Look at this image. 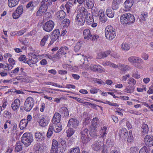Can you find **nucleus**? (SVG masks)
Segmentation results:
<instances>
[{
  "label": "nucleus",
  "mask_w": 153,
  "mask_h": 153,
  "mask_svg": "<svg viewBox=\"0 0 153 153\" xmlns=\"http://www.w3.org/2000/svg\"><path fill=\"white\" fill-rule=\"evenodd\" d=\"M135 20L134 16L129 13L124 14L120 17V22L122 25L126 26L133 24Z\"/></svg>",
  "instance_id": "obj_1"
},
{
  "label": "nucleus",
  "mask_w": 153,
  "mask_h": 153,
  "mask_svg": "<svg viewBox=\"0 0 153 153\" xmlns=\"http://www.w3.org/2000/svg\"><path fill=\"white\" fill-rule=\"evenodd\" d=\"M78 11L80 12L78 14L76 18V21L77 24L79 25H83L85 21L84 13H87V10L84 7H80L78 9Z\"/></svg>",
  "instance_id": "obj_2"
},
{
  "label": "nucleus",
  "mask_w": 153,
  "mask_h": 153,
  "mask_svg": "<svg viewBox=\"0 0 153 153\" xmlns=\"http://www.w3.org/2000/svg\"><path fill=\"white\" fill-rule=\"evenodd\" d=\"M105 34L107 39L112 40L116 36L115 29L111 26H108L105 29Z\"/></svg>",
  "instance_id": "obj_3"
},
{
  "label": "nucleus",
  "mask_w": 153,
  "mask_h": 153,
  "mask_svg": "<svg viewBox=\"0 0 153 153\" xmlns=\"http://www.w3.org/2000/svg\"><path fill=\"white\" fill-rule=\"evenodd\" d=\"M21 141L25 146H28L33 141V135L29 133H25L22 137Z\"/></svg>",
  "instance_id": "obj_4"
},
{
  "label": "nucleus",
  "mask_w": 153,
  "mask_h": 153,
  "mask_svg": "<svg viewBox=\"0 0 153 153\" xmlns=\"http://www.w3.org/2000/svg\"><path fill=\"white\" fill-rule=\"evenodd\" d=\"M34 102L33 99L31 97H29L26 99L23 108L27 112L30 111L33 106Z\"/></svg>",
  "instance_id": "obj_5"
},
{
  "label": "nucleus",
  "mask_w": 153,
  "mask_h": 153,
  "mask_svg": "<svg viewBox=\"0 0 153 153\" xmlns=\"http://www.w3.org/2000/svg\"><path fill=\"white\" fill-rule=\"evenodd\" d=\"M54 26V22L52 20H49L44 24L42 28L46 32H49L53 29Z\"/></svg>",
  "instance_id": "obj_6"
},
{
  "label": "nucleus",
  "mask_w": 153,
  "mask_h": 153,
  "mask_svg": "<svg viewBox=\"0 0 153 153\" xmlns=\"http://www.w3.org/2000/svg\"><path fill=\"white\" fill-rule=\"evenodd\" d=\"M68 51V48L67 47H62L56 54L55 55V57L57 58H60L61 55L65 54Z\"/></svg>",
  "instance_id": "obj_7"
},
{
  "label": "nucleus",
  "mask_w": 153,
  "mask_h": 153,
  "mask_svg": "<svg viewBox=\"0 0 153 153\" xmlns=\"http://www.w3.org/2000/svg\"><path fill=\"white\" fill-rule=\"evenodd\" d=\"M79 122L74 118H71L69 121L67 126L70 128L76 129L78 125Z\"/></svg>",
  "instance_id": "obj_8"
},
{
  "label": "nucleus",
  "mask_w": 153,
  "mask_h": 153,
  "mask_svg": "<svg viewBox=\"0 0 153 153\" xmlns=\"http://www.w3.org/2000/svg\"><path fill=\"white\" fill-rule=\"evenodd\" d=\"M60 146H59L58 142L56 140L53 139L52 142V146L51 150V153H58V148H59Z\"/></svg>",
  "instance_id": "obj_9"
},
{
  "label": "nucleus",
  "mask_w": 153,
  "mask_h": 153,
  "mask_svg": "<svg viewBox=\"0 0 153 153\" xmlns=\"http://www.w3.org/2000/svg\"><path fill=\"white\" fill-rule=\"evenodd\" d=\"M103 143L100 141H96L94 144L92 145V147L93 150L98 151L102 148V146Z\"/></svg>",
  "instance_id": "obj_10"
},
{
  "label": "nucleus",
  "mask_w": 153,
  "mask_h": 153,
  "mask_svg": "<svg viewBox=\"0 0 153 153\" xmlns=\"http://www.w3.org/2000/svg\"><path fill=\"white\" fill-rule=\"evenodd\" d=\"M114 66V68H118L120 70L123 71H127L130 70L131 68L130 67L127 65H124L122 64H119L117 65L113 64Z\"/></svg>",
  "instance_id": "obj_11"
},
{
  "label": "nucleus",
  "mask_w": 153,
  "mask_h": 153,
  "mask_svg": "<svg viewBox=\"0 0 153 153\" xmlns=\"http://www.w3.org/2000/svg\"><path fill=\"white\" fill-rule=\"evenodd\" d=\"M52 4L51 0H42L40 7L47 10L48 7Z\"/></svg>",
  "instance_id": "obj_12"
},
{
  "label": "nucleus",
  "mask_w": 153,
  "mask_h": 153,
  "mask_svg": "<svg viewBox=\"0 0 153 153\" xmlns=\"http://www.w3.org/2000/svg\"><path fill=\"white\" fill-rule=\"evenodd\" d=\"M84 16L85 19V21L86 22L87 24L90 25L91 23L94 21L93 17V15L90 13H88L87 11V13H84Z\"/></svg>",
  "instance_id": "obj_13"
},
{
  "label": "nucleus",
  "mask_w": 153,
  "mask_h": 153,
  "mask_svg": "<svg viewBox=\"0 0 153 153\" xmlns=\"http://www.w3.org/2000/svg\"><path fill=\"white\" fill-rule=\"evenodd\" d=\"M145 144L148 147L151 146L153 145V137L149 135H147L144 139Z\"/></svg>",
  "instance_id": "obj_14"
},
{
  "label": "nucleus",
  "mask_w": 153,
  "mask_h": 153,
  "mask_svg": "<svg viewBox=\"0 0 153 153\" xmlns=\"http://www.w3.org/2000/svg\"><path fill=\"white\" fill-rule=\"evenodd\" d=\"M20 100L18 99H16L11 104V108L12 109L15 111L17 110L20 107Z\"/></svg>",
  "instance_id": "obj_15"
},
{
  "label": "nucleus",
  "mask_w": 153,
  "mask_h": 153,
  "mask_svg": "<svg viewBox=\"0 0 153 153\" xmlns=\"http://www.w3.org/2000/svg\"><path fill=\"white\" fill-rule=\"evenodd\" d=\"M128 60L130 62L134 64L136 62H143L142 59L141 58L134 56L129 57Z\"/></svg>",
  "instance_id": "obj_16"
},
{
  "label": "nucleus",
  "mask_w": 153,
  "mask_h": 153,
  "mask_svg": "<svg viewBox=\"0 0 153 153\" xmlns=\"http://www.w3.org/2000/svg\"><path fill=\"white\" fill-rule=\"evenodd\" d=\"M122 0H113L112 3V8L114 10H117L119 7V5Z\"/></svg>",
  "instance_id": "obj_17"
},
{
  "label": "nucleus",
  "mask_w": 153,
  "mask_h": 153,
  "mask_svg": "<svg viewBox=\"0 0 153 153\" xmlns=\"http://www.w3.org/2000/svg\"><path fill=\"white\" fill-rule=\"evenodd\" d=\"M35 138L37 141L43 143L45 137L40 132H37L35 133Z\"/></svg>",
  "instance_id": "obj_18"
},
{
  "label": "nucleus",
  "mask_w": 153,
  "mask_h": 153,
  "mask_svg": "<svg viewBox=\"0 0 153 153\" xmlns=\"http://www.w3.org/2000/svg\"><path fill=\"white\" fill-rule=\"evenodd\" d=\"M60 114L58 113H55L52 120L53 124H57L60 121Z\"/></svg>",
  "instance_id": "obj_19"
},
{
  "label": "nucleus",
  "mask_w": 153,
  "mask_h": 153,
  "mask_svg": "<svg viewBox=\"0 0 153 153\" xmlns=\"http://www.w3.org/2000/svg\"><path fill=\"white\" fill-rule=\"evenodd\" d=\"M39 125L42 127H45L48 124V122L46 120L45 117L41 116L39 121Z\"/></svg>",
  "instance_id": "obj_20"
},
{
  "label": "nucleus",
  "mask_w": 153,
  "mask_h": 153,
  "mask_svg": "<svg viewBox=\"0 0 153 153\" xmlns=\"http://www.w3.org/2000/svg\"><path fill=\"white\" fill-rule=\"evenodd\" d=\"M128 134L126 128H122L119 133V136L120 137L124 139L127 137Z\"/></svg>",
  "instance_id": "obj_21"
},
{
  "label": "nucleus",
  "mask_w": 153,
  "mask_h": 153,
  "mask_svg": "<svg viewBox=\"0 0 153 153\" xmlns=\"http://www.w3.org/2000/svg\"><path fill=\"white\" fill-rule=\"evenodd\" d=\"M56 16L58 19L62 20L65 18V13L63 10H60L56 13Z\"/></svg>",
  "instance_id": "obj_22"
},
{
  "label": "nucleus",
  "mask_w": 153,
  "mask_h": 153,
  "mask_svg": "<svg viewBox=\"0 0 153 153\" xmlns=\"http://www.w3.org/2000/svg\"><path fill=\"white\" fill-rule=\"evenodd\" d=\"M53 129V131L56 133H58L60 132L62 130V126L59 124H51Z\"/></svg>",
  "instance_id": "obj_23"
},
{
  "label": "nucleus",
  "mask_w": 153,
  "mask_h": 153,
  "mask_svg": "<svg viewBox=\"0 0 153 153\" xmlns=\"http://www.w3.org/2000/svg\"><path fill=\"white\" fill-rule=\"evenodd\" d=\"M100 20L102 22H105L107 20V18L105 16L104 12L102 10L99 11Z\"/></svg>",
  "instance_id": "obj_24"
},
{
  "label": "nucleus",
  "mask_w": 153,
  "mask_h": 153,
  "mask_svg": "<svg viewBox=\"0 0 153 153\" xmlns=\"http://www.w3.org/2000/svg\"><path fill=\"white\" fill-rule=\"evenodd\" d=\"M60 36V32L59 29H56L54 30L52 34L51 38L53 39L57 40Z\"/></svg>",
  "instance_id": "obj_25"
},
{
  "label": "nucleus",
  "mask_w": 153,
  "mask_h": 153,
  "mask_svg": "<svg viewBox=\"0 0 153 153\" xmlns=\"http://www.w3.org/2000/svg\"><path fill=\"white\" fill-rule=\"evenodd\" d=\"M28 123L27 120L26 119H23L19 123V127L21 129H23L27 126Z\"/></svg>",
  "instance_id": "obj_26"
},
{
  "label": "nucleus",
  "mask_w": 153,
  "mask_h": 153,
  "mask_svg": "<svg viewBox=\"0 0 153 153\" xmlns=\"http://www.w3.org/2000/svg\"><path fill=\"white\" fill-rule=\"evenodd\" d=\"M134 2L133 0H126L124 3V7L127 9L130 8Z\"/></svg>",
  "instance_id": "obj_27"
},
{
  "label": "nucleus",
  "mask_w": 153,
  "mask_h": 153,
  "mask_svg": "<svg viewBox=\"0 0 153 153\" xmlns=\"http://www.w3.org/2000/svg\"><path fill=\"white\" fill-rule=\"evenodd\" d=\"M83 33L85 39L87 40L91 39V35L89 29H87L84 30Z\"/></svg>",
  "instance_id": "obj_28"
},
{
  "label": "nucleus",
  "mask_w": 153,
  "mask_h": 153,
  "mask_svg": "<svg viewBox=\"0 0 153 153\" xmlns=\"http://www.w3.org/2000/svg\"><path fill=\"white\" fill-rule=\"evenodd\" d=\"M99 120L97 118H94L92 121V126L94 128V130H96L97 127L99 125Z\"/></svg>",
  "instance_id": "obj_29"
},
{
  "label": "nucleus",
  "mask_w": 153,
  "mask_h": 153,
  "mask_svg": "<svg viewBox=\"0 0 153 153\" xmlns=\"http://www.w3.org/2000/svg\"><path fill=\"white\" fill-rule=\"evenodd\" d=\"M134 89L135 87L134 86L129 85L124 89V91L128 93L131 94L134 92Z\"/></svg>",
  "instance_id": "obj_30"
},
{
  "label": "nucleus",
  "mask_w": 153,
  "mask_h": 153,
  "mask_svg": "<svg viewBox=\"0 0 153 153\" xmlns=\"http://www.w3.org/2000/svg\"><path fill=\"white\" fill-rule=\"evenodd\" d=\"M141 131L143 134L147 133L149 131L148 126L146 124H143L141 127Z\"/></svg>",
  "instance_id": "obj_31"
},
{
  "label": "nucleus",
  "mask_w": 153,
  "mask_h": 153,
  "mask_svg": "<svg viewBox=\"0 0 153 153\" xmlns=\"http://www.w3.org/2000/svg\"><path fill=\"white\" fill-rule=\"evenodd\" d=\"M107 127L105 126H103L101 128V129L100 131V135L101 137L102 138H104V137L106 136V134L107 133Z\"/></svg>",
  "instance_id": "obj_32"
},
{
  "label": "nucleus",
  "mask_w": 153,
  "mask_h": 153,
  "mask_svg": "<svg viewBox=\"0 0 153 153\" xmlns=\"http://www.w3.org/2000/svg\"><path fill=\"white\" fill-rule=\"evenodd\" d=\"M91 139L89 137V136L80 137L81 142L83 144H85L89 141Z\"/></svg>",
  "instance_id": "obj_33"
},
{
  "label": "nucleus",
  "mask_w": 153,
  "mask_h": 153,
  "mask_svg": "<svg viewBox=\"0 0 153 153\" xmlns=\"http://www.w3.org/2000/svg\"><path fill=\"white\" fill-rule=\"evenodd\" d=\"M59 112L63 114L64 116L68 115L69 114L68 109L65 107H62L59 110Z\"/></svg>",
  "instance_id": "obj_34"
},
{
  "label": "nucleus",
  "mask_w": 153,
  "mask_h": 153,
  "mask_svg": "<svg viewBox=\"0 0 153 153\" xmlns=\"http://www.w3.org/2000/svg\"><path fill=\"white\" fill-rule=\"evenodd\" d=\"M107 16L109 18H112L114 16V12L110 8H108L106 12Z\"/></svg>",
  "instance_id": "obj_35"
},
{
  "label": "nucleus",
  "mask_w": 153,
  "mask_h": 153,
  "mask_svg": "<svg viewBox=\"0 0 153 153\" xmlns=\"http://www.w3.org/2000/svg\"><path fill=\"white\" fill-rule=\"evenodd\" d=\"M150 151V149L149 147L144 146L140 149L139 152V153H149Z\"/></svg>",
  "instance_id": "obj_36"
},
{
  "label": "nucleus",
  "mask_w": 153,
  "mask_h": 153,
  "mask_svg": "<svg viewBox=\"0 0 153 153\" xmlns=\"http://www.w3.org/2000/svg\"><path fill=\"white\" fill-rule=\"evenodd\" d=\"M30 57H29V60L32 61L33 63H36L37 62V58L35 54L31 53L30 55Z\"/></svg>",
  "instance_id": "obj_37"
},
{
  "label": "nucleus",
  "mask_w": 153,
  "mask_h": 153,
  "mask_svg": "<svg viewBox=\"0 0 153 153\" xmlns=\"http://www.w3.org/2000/svg\"><path fill=\"white\" fill-rule=\"evenodd\" d=\"M18 3L16 1H15L13 0H8V4L9 7L10 8L15 6L18 4Z\"/></svg>",
  "instance_id": "obj_38"
},
{
  "label": "nucleus",
  "mask_w": 153,
  "mask_h": 153,
  "mask_svg": "<svg viewBox=\"0 0 153 153\" xmlns=\"http://www.w3.org/2000/svg\"><path fill=\"white\" fill-rule=\"evenodd\" d=\"M46 11V10L40 7L39 10L36 12V15L38 16H41L45 13Z\"/></svg>",
  "instance_id": "obj_39"
},
{
  "label": "nucleus",
  "mask_w": 153,
  "mask_h": 153,
  "mask_svg": "<svg viewBox=\"0 0 153 153\" xmlns=\"http://www.w3.org/2000/svg\"><path fill=\"white\" fill-rule=\"evenodd\" d=\"M48 38L49 36L48 35H46L44 36L43 38L41 39L40 42V45L41 46L43 47L45 45Z\"/></svg>",
  "instance_id": "obj_40"
},
{
  "label": "nucleus",
  "mask_w": 153,
  "mask_h": 153,
  "mask_svg": "<svg viewBox=\"0 0 153 153\" xmlns=\"http://www.w3.org/2000/svg\"><path fill=\"white\" fill-rule=\"evenodd\" d=\"M53 129L51 125V124L50 125L49 127L47 134V136L48 137L50 138L52 136L53 133Z\"/></svg>",
  "instance_id": "obj_41"
},
{
  "label": "nucleus",
  "mask_w": 153,
  "mask_h": 153,
  "mask_svg": "<svg viewBox=\"0 0 153 153\" xmlns=\"http://www.w3.org/2000/svg\"><path fill=\"white\" fill-rule=\"evenodd\" d=\"M69 128L66 131L67 136L68 137H71L74 133L75 130L74 128L69 127Z\"/></svg>",
  "instance_id": "obj_42"
},
{
  "label": "nucleus",
  "mask_w": 153,
  "mask_h": 153,
  "mask_svg": "<svg viewBox=\"0 0 153 153\" xmlns=\"http://www.w3.org/2000/svg\"><path fill=\"white\" fill-rule=\"evenodd\" d=\"M89 58V57H88V58H87V57H84V56H83V58L81 59V62L82 63V64H84L85 65H86L85 68L87 70L89 69V67H88V65H86L87 62L88 61V59Z\"/></svg>",
  "instance_id": "obj_43"
},
{
  "label": "nucleus",
  "mask_w": 153,
  "mask_h": 153,
  "mask_svg": "<svg viewBox=\"0 0 153 153\" xmlns=\"http://www.w3.org/2000/svg\"><path fill=\"white\" fill-rule=\"evenodd\" d=\"M94 0H87L86 4L88 8H92L94 6Z\"/></svg>",
  "instance_id": "obj_44"
},
{
  "label": "nucleus",
  "mask_w": 153,
  "mask_h": 153,
  "mask_svg": "<svg viewBox=\"0 0 153 153\" xmlns=\"http://www.w3.org/2000/svg\"><path fill=\"white\" fill-rule=\"evenodd\" d=\"M88 131L87 129L82 128L80 132V137L88 136Z\"/></svg>",
  "instance_id": "obj_45"
},
{
  "label": "nucleus",
  "mask_w": 153,
  "mask_h": 153,
  "mask_svg": "<svg viewBox=\"0 0 153 153\" xmlns=\"http://www.w3.org/2000/svg\"><path fill=\"white\" fill-rule=\"evenodd\" d=\"M82 41L78 42L74 47V50L76 52H78L81 48L82 44Z\"/></svg>",
  "instance_id": "obj_46"
},
{
  "label": "nucleus",
  "mask_w": 153,
  "mask_h": 153,
  "mask_svg": "<svg viewBox=\"0 0 153 153\" xmlns=\"http://www.w3.org/2000/svg\"><path fill=\"white\" fill-rule=\"evenodd\" d=\"M105 69L101 65H97L95 72L99 73H102L104 72Z\"/></svg>",
  "instance_id": "obj_47"
},
{
  "label": "nucleus",
  "mask_w": 153,
  "mask_h": 153,
  "mask_svg": "<svg viewBox=\"0 0 153 153\" xmlns=\"http://www.w3.org/2000/svg\"><path fill=\"white\" fill-rule=\"evenodd\" d=\"M22 144L20 142H17L16 144L15 150L17 152H19L22 149Z\"/></svg>",
  "instance_id": "obj_48"
},
{
  "label": "nucleus",
  "mask_w": 153,
  "mask_h": 153,
  "mask_svg": "<svg viewBox=\"0 0 153 153\" xmlns=\"http://www.w3.org/2000/svg\"><path fill=\"white\" fill-rule=\"evenodd\" d=\"M70 24V20L67 19H65L62 21V25L64 27H68Z\"/></svg>",
  "instance_id": "obj_49"
},
{
  "label": "nucleus",
  "mask_w": 153,
  "mask_h": 153,
  "mask_svg": "<svg viewBox=\"0 0 153 153\" xmlns=\"http://www.w3.org/2000/svg\"><path fill=\"white\" fill-rule=\"evenodd\" d=\"M121 48L123 50L128 51L130 49V47L129 45L126 43H123L121 46Z\"/></svg>",
  "instance_id": "obj_50"
},
{
  "label": "nucleus",
  "mask_w": 153,
  "mask_h": 153,
  "mask_svg": "<svg viewBox=\"0 0 153 153\" xmlns=\"http://www.w3.org/2000/svg\"><path fill=\"white\" fill-rule=\"evenodd\" d=\"M35 6L33 4V2L32 1H30L27 5L26 8L27 9L29 8H31V10L32 11L33 10Z\"/></svg>",
  "instance_id": "obj_51"
},
{
  "label": "nucleus",
  "mask_w": 153,
  "mask_h": 153,
  "mask_svg": "<svg viewBox=\"0 0 153 153\" xmlns=\"http://www.w3.org/2000/svg\"><path fill=\"white\" fill-rule=\"evenodd\" d=\"M102 64L104 66H109L110 67L114 68V66L113 65V64H114L113 63H111L110 62L108 61L103 62L102 63Z\"/></svg>",
  "instance_id": "obj_52"
},
{
  "label": "nucleus",
  "mask_w": 153,
  "mask_h": 153,
  "mask_svg": "<svg viewBox=\"0 0 153 153\" xmlns=\"http://www.w3.org/2000/svg\"><path fill=\"white\" fill-rule=\"evenodd\" d=\"M23 8L22 5L19 6L16 9V11L19 14L21 15L23 11Z\"/></svg>",
  "instance_id": "obj_53"
},
{
  "label": "nucleus",
  "mask_w": 153,
  "mask_h": 153,
  "mask_svg": "<svg viewBox=\"0 0 153 153\" xmlns=\"http://www.w3.org/2000/svg\"><path fill=\"white\" fill-rule=\"evenodd\" d=\"M70 153H80V149L79 147H77L72 149Z\"/></svg>",
  "instance_id": "obj_54"
},
{
  "label": "nucleus",
  "mask_w": 153,
  "mask_h": 153,
  "mask_svg": "<svg viewBox=\"0 0 153 153\" xmlns=\"http://www.w3.org/2000/svg\"><path fill=\"white\" fill-rule=\"evenodd\" d=\"M11 113L5 111L4 113V116L6 118H10L11 117Z\"/></svg>",
  "instance_id": "obj_55"
},
{
  "label": "nucleus",
  "mask_w": 153,
  "mask_h": 153,
  "mask_svg": "<svg viewBox=\"0 0 153 153\" xmlns=\"http://www.w3.org/2000/svg\"><path fill=\"white\" fill-rule=\"evenodd\" d=\"M65 7L66 9L67 13H69L72 8V4L70 5L68 4H67L65 5Z\"/></svg>",
  "instance_id": "obj_56"
},
{
  "label": "nucleus",
  "mask_w": 153,
  "mask_h": 153,
  "mask_svg": "<svg viewBox=\"0 0 153 153\" xmlns=\"http://www.w3.org/2000/svg\"><path fill=\"white\" fill-rule=\"evenodd\" d=\"M26 56L24 55H21L19 58V60L20 61H23L24 62H26Z\"/></svg>",
  "instance_id": "obj_57"
},
{
  "label": "nucleus",
  "mask_w": 153,
  "mask_h": 153,
  "mask_svg": "<svg viewBox=\"0 0 153 153\" xmlns=\"http://www.w3.org/2000/svg\"><path fill=\"white\" fill-rule=\"evenodd\" d=\"M99 37V36L97 34L91 35V39L92 41L96 40Z\"/></svg>",
  "instance_id": "obj_58"
},
{
  "label": "nucleus",
  "mask_w": 153,
  "mask_h": 153,
  "mask_svg": "<svg viewBox=\"0 0 153 153\" xmlns=\"http://www.w3.org/2000/svg\"><path fill=\"white\" fill-rule=\"evenodd\" d=\"M59 144H61L62 146L65 147L66 146V141L65 140L60 139L59 140Z\"/></svg>",
  "instance_id": "obj_59"
},
{
  "label": "nucleus",
  "mask_w": 153,
  "mask_h": 153,
  "mask_svg": "<svg viewBox=\"0 0 153 153\" xmlns=\"http://www.w3.org/2000/svg\"><path fill=\"white\" fill-rule=\"evenodd\" d=\"M148 16L147 14H142L141 15L140 18L143 21H145L146 20V19L147 18Z\"/></svg>",
  "instance_id": "obj_60"
},
{
  "label": "nucleus",
  "mask_w": 153,
  "mask_h": 153,
  "mask_svg": "<svg viewBox=\"0 0 153 153\" xmlns=\"http://www.w3.org/2000/svg\"><path fill=\"white\" fill-rule=\"evenodd\" d=\"M20 15L15 11V12L13 14V19H16L19 17Z\"/></svg>",
  "instance_id": "obj_61"
},
{
  "label": "nucleus",
  "mask_w": 153,
  "mask_h": 153,
  "mask_svg": "<svg viewBox=\"0 0 153 153\" xmlns=\"http://www.w3.org/2000/svg\"><path fill=\"white\" fill-rule=\"evenodd\" d=\"M129 82H128V83L129 84H132L133 85H135L136 83V80L132 78H130L129 79Z\"/></svg>",
  "instance_id": "obj_62"
},
{
  "label": "nucleus",
  "mask_w": 153,
  "mask_h": 153,
  "mask_svg": "<svg viewBox=\"0 0 153 153\" xmlns=\"http://www.w3.org/2000/svg\"><path fill=\"white\" fill-rule=\"evenodd\" d=\"M111 56L114 58H115L117 59L120 57L119 55L118 54L116 53L113 52L111 53L110 54Z\"/></svg>",
  "instance_id": "obj_63"
},
{
  "label": "nucleus",
  "mask_w": 153,
  "mask_h": 153,
  "mask_svg": "<svg viewBox=\"0 0 153 153\" xmlns=\"http://www.w3.org/2000/svg\"><path fill=\"white\" fill-rule=\"evenodd\" d=\"M106 143L109 146H112L113 145V142L111 141L110 139H108L106 140Z\"/></svg>",
  "instance_id": "obj_64"
}]
</instances>
